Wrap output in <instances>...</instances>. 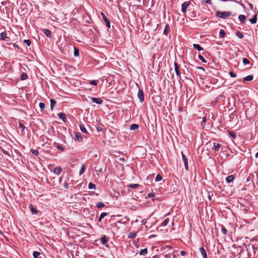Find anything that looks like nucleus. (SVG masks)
I'll return each instance as SVG.
<instances>
[{
  "label": "nucleus",
  "instance_id": "nucleus-4",
  "mask_svg": "<svg viewBox=\"0 0 258 258\" xmlns=\"http://www.w3.org/2000/svg\"><path fill=\"white\" fill-rule=\"evenodd\" d=\"M190 4V3L189 2H185L183 3L181 5V11L184 13H185Z\"/></svg>",
  "mask_w": 258,
  "mask_h": 258
},
{
  "label": "nucleus",
  "instance_id": "nucleus-48",
  "mask_svg": "<svg viewBox=\"0 0 258 258\" xmlns=\"http://www.w3.org/2000/svg\"><path fill=\"white\" fill-rule=\"evenodd\" d=\"M19 127L22 128V132L24 131V130L26 128V127L24 126V125L22 123H19Z\"/></svg>",
  "mask_w": 258,
  "mask_h": 258
},
{
  "label": "nucleus",
  "instance_id": "nucleus-19",
  "mask_svg": "<svg viewBox=\"0 0 258 258\" xmlns=\"http://www.w3.org/2000/svg\"><path fill=\"white\" fill-rule=\"evenodd\" d=\"M58 116L60 119H61L63 122H66V114L63 113L61 112L58 114Z\"/></svg>",
  "mask_w": 258,
  "mask_h": 258
},
{
  "label": "nucleus",
  "instance_id": "nucleus-53",
  "mask_svg": "<svg viewBox=\"0 0 258 258\" xmlns=\"http://www.w3.org/2000/svg\"><path fill=\"white\" fill-rule=\"evenodd\" d=\"M1 151L3 152V153L7 155L10 156L9 152L7 151L6 150L3 149L2 148H1Z\"/></svg>",
  "mask_w": 258,
  "mask_h": 258
},
{
  "label": "nucleus",
  "instance_id": "nucleus-38",
  "mask_svg": "<svg viewBox=\"0 0 258 258\" xmlns=\"http://www.w3.org/2000/svg\"><path fill=\"white\" fill-rule=\"evenodd\" d=\"M85 169H86L85 165L84 164H83L82 165L81 168L80 170L79 174L80 175L82 174L85 172Z\"/></svg>",
  "mask_w": 258,
  "mask_h": 258
},
{
  "label": "nucleus",
  "instance_id": "nucleus-24",
  "mask_svg": "<svg viewBox=\"0 0 258 258\" xmlns=\"http://www.w3.org/2000/svg\"><path fill=\"white\" fill-rule=\"evenodd\" d=\"M257 15L255 14L253 16V18L249 19V21L251 24H255L256 23L257 21V18H256Z\"/></svg>",
  "mask_w": 258,
  "mask_h": 258
},
{
  "label": "nucleus",
  "instance_id": "nucleus-5",
  "mask_svg": "<svg viewBox=\"0 0 258 258\" xmlns=\"http://www.w3.org/2000/svg\"><path fill=\"white\" fill-rule=\"evenodd\" d=\"M138 97L141 102H143L144 101V94L142 90L139 89L138 93Z\"/></svg>",
  "mask_w": 258,
  "mask_h": 258
},
{
  "label": "nucleus",
  "instance_id": "nucleus-8",
  "mask_svg": "<svg viewBox=\"0 0 258 258\" xmlns=\"http://www.w3.org/2000/svg\"><path fill=\"white\" fill-rule=\"evenodd\" d=\"M101 15L102 16V18H103L104 21L106 23V26L109 28L110 27V23L109 20L108 19V18L106 17V16L104 15V14L103 12H101Z\"/></svg>",
  "mask_w": 258,
  "mask_h": 258
},
{
  "label": "nucleus",
  "instance_id": "nucleus-35",
  "mask_svg": "<svg viewBox=\"0 0 258 258\" xmlns=\"http://www.w3.org/2000/svg\"><path fill=\"white\" fill-rule=\"evenodd\" d=\"M105 206L103 202H99L96 203V207L98 208H101Z\"/></svg>",
  "mask_w": 258,
  "mask_h": 258
},
{
  "label": "nucleus",
  "instance_id": "nucleus-11",
  "mask_svg": "<svg viewBox=\"0 0 258 258\" xmlns=\"http://www.w3.org/2000/svg\"><path fill=\"white\" fill-rule=\"evenodd\" d=\"M100 240L101 243L102 244L105 245L106 246H108V240L107 239L106 236L104 235V236L102 237L100 239Z\"/></svg>",
  "mask_w": 258,
  "mask_h": 258
},
{
  "label": "nucleus",
  "instance_id": "nucleus-50",
  "mask_svg": "<svg viewBox=\"0 0 258 258\" xmlns=\"http://www.w3.org/2000/svg\"><path fill=\"white\" fill-rule=\"evenodd\" d=\"M221 231H222V233L224 235H225L227 233V230L224 227H223L222 228Z\"/></svg>",
  "mask_w": 258,
  "mask_h": 258
},
{
  "label": "nucleus",
  "instance_id": "nucleus-41",
  "mask_svg": "<svg viewBox=\"0 0 258 258\" xmlns=\"http://www.w3.org/2000/svg\"><path fill=\"white\" fill-rule=\"evenodd\" d=\"M40 253L37 251H34L33 252V255L34 258H38V257L40 255Z\"/></svg>",
  "mask_w": 258,
  "mask_h": 258
},
{
  "label": "nucleus",
  "instance_id": "nucleus-2",
  "mask_svg": "<svg viewBox=\"0 0 258 258\" xmlns=\"http://www.w3.org/2000/svg\"><path fill=\"white\" fill-rule=\"evenodd\" d=\"M231 14V13L230 12H221L217 11L216 13V16L224 19L230 16Z\"/></svg>",
  "mask_w": 258,
  "mask_h": 258
},
{
  "label": "nucleus",
  "instance_id": "nucleus-21",
  "mask_svg": "<svg viewBox=\"0 0 258 258\" xmlns=\"http://www.w3.org/2000/svg\"><path fill=\"white\" fill-rule=\"evenodd\" d=\"M50 101V108H51V110H52L54 106L56 104V101L53 99H51Z\"/></svg>",
  "mask_w": 258,
  "mask_h": 258
},
{
  "label": "nucleus",
  "instance_id": "nucleus-10",
  "mask_svg": "<svg viewBox=\"0 0 258 258\" xmlns=\"http://www.w3.org/2000/svg\"><path fill=\"white\" fill-rule=\"evenodd\" d=\"M174 70H175L176 74L177 75V76L180 77V73L179 69V66L177 62L176 61L174 62Z\"/></svg>",
  "mask_w": 258,
  "mask_h": 258
},
{
  "label": "nucleus",
  "instance_id": "nucleus-7",
  "mask_svg": "<svg viewBox=\"0 0 258 258\" xmlns=\"http://www.w3.org/2000/svg\"><path fill=\"white\" fill-rule=\"evenodd\" d=\"M199 252L202 258H207V252L203 247H200Z\"/></svg>",
  "mask_w": 258,
  "mask_h": 258
},
{
  "label": "nucleus",
  "instance_id": "nucleus-52",
  "mask_svg": "<svg viewBox=\"0 0 258 258\" xmlns=\"http://www.w3.org/2000/svg\"><path fill=\"white\" fill-rule=\"evenodd\" d=\"M90 84L92 85L96 86L97 85V81L96 80H91Z\"/></svg>",
  "mask_w": 258,
  "mask_h": 258
},
{
  "label": "nucleus",
  "instance_id": "nucleus-17",
  "mask_svg": "<svg viewBox=\"0 0 258 258\" xmlns=\"http://www.w3.org/2000/svg\"><path fill=\"white\" fill-rule=\"evenodd\" d=\"M234 176L233 175H229L226 178V181L227 183H230L232 181H233V180H234Z\"/></svg>",
  "mask_w": 258,
  "mask_h": 258
},
{
  "label": "nucleus",
  "instance_id": "nucleus-36",
  "mask_svg": "<svg viewBox=\"0 0 258 258\" xmlns=\"http://www.w3.org/2000/svg\"><path fill=\"white\" fill-rule=\"evenodd\" d=\"M228 134L229 136L233 139H235L236 137V134L234 132L229 131Z\"/></svg>",
  "mask_w": 258,
  "mask_h": 258
},
{
  "label": "nucleus",
  "instance_id": "nucleus-23",
  "mask_svg": "<svg viewBox=\"0 0 258 258\" xmlns=\"http://www.w3.org/2000/svg\"><path fill=\"white\" fill-rule=\"evenodd\" d=\"M28 75L25 73H22L20 75V78L21 80H25L28 78Z\"/></svg>",
  "mask_w": 258,
  "mask_h": 258
},
{
  "label": "nucleus",
  "instance_id": "nucleus-26",
  "mask_svg": "<svg viewBox=\"0 0 258 258\" xmlns=\"http://www.w3.org/2000/svg\"><path fill=\"white\" fill-rule=\"evenodd\" d=\"M148 253V249L147 248L141 249L140 252V254L142 255H146Z\"/></svg>",
  "mask_w": 258,
  "mask_h": 258
},
{
  "label": "nucleus",
  "instance_id": "nucleus-6",
  "mask_svg": "<svg viewBox=\"0 0 258 258\" xmlns=\"http://www.w3.org/2000/svg\"><path fill=\"white\" fill-rule=\"evenodd\" d=\"M89 98L92 100L93 102H94L97 104H101L103 102V100L101 98L89 97Z\"/></svg>",
  "mask_w": 258,
  "mask_h": 258
},
{
  "label": "nucleus",
  "instance_id": "nucleus-20",
  "mask_svg": "<svg viewBox=\"0 0 258 258\" xmlns=\"http://www.w3.org/2000/svg\"><path fill=\"white\" fill-rule=\"evenodd\" d=\"M170 27L168 24H167L165 27L163 34L167 35L169 32Z\"/></svg>",
  "mask_w": 258,
  "mask_h": 258
},
{
  "label": "nucleus",
  "instance_id": "nucleus-46",
  "mask_svg": "<svg viewBox=\"0 0 258 258\" xmlns=\"http://www.w3.org/2000/svg\"><path fill=\"white\" fill-rule=\"evenodd\" d=\"M12 46L17 49V51H19L20 50V47L16 43H12Z\"/></svg>",
  "mask_w": 258,
  "mask_h": 258
},
{
  "label": "nucleus",
  "instance_id": "nucleus-29",
  "mask_svg": "<svg viewBox=\"0 0 258 258\" xmlns=\"http://www.w3.org/2000/svg\"><path fill=\"white\" fill-rule=\"evenodd\" d=\"M236 36L240 39L243 38L244 37L243 33L239 31L236 32Z\"/></svg>",
  "mask_w": 258,
  "mask_h": 258
},
{
  "label": "nucleus",
  "instance_id": "nucleus-40",
  "mask_svg": "<svg viewBox=\"0 0 258 258\" xmlns=\"http://www.w3.org/2000/svg\"><path fill=\"white\" fill-rule=\"evenodd\" d=\"M181 154H182V160L184 162V164H185V163H187L188 162L186 156L182 152H181Z\"/></svg>",
  "mask_w": 258,
  "mask_h": 258
},
{
  "label": "nucleus",
  "instance_id": "nucleus-33",
  "mask_svg": "<svg viewBox=\"0 0 258 258\" xmlns=\"http://www.w3.org/2000/svg\"><path fill=\"white\" fill-rule=\"evenodd\" d=\"M80 130L81 131L85 133V134H87L88 133V132L87 131V130L86 129L85 127L84 126V125H82V124H81L80 125Z\"/></svg>",
  "mask_w": 258,
  "mask_h": 258
},
{
  "label": "nucleus",
  "instance_id": "nucleus-31",
  "mask_svg": "<svg viewBox=\"0 0 258 258\" xmlns=\"http://www.w3.org/2000/svg\"><path fill=\"white\" fill-rule=\"evenodd\" d=\"M139 128V125L137 124L133 123L130 126V129L131 130H136Z\"/></svg>",
  "mask_w": 258,
  "mask_h": 258
},
{
  "label": "nucleus",
  "instance_id": "nucleus-54",
  "mask_svg": "<svg viewBox=\"0 0 258 258\" xmlns=\"http://www.w3.org/2000/svg\"><path fill=\"white\" fill-rule=\"evenodd\" d=\"M155 196V193L151 192V193H149L148 195V197H149V198H153V197H154Z\"/></svg>",
  "mask_w": 258,
  "mask_h": 258
},
{
  "label": "nucleus",
  "instance_id": "nucleus-47",
  "mask_svg": "<svg viewBox=\"0 0 258 258\" xmlns=\"http://www.w3.org/2000/svg\"><path fill=\"white\" fill-rule=\"evenodd\" d=\"M39 107L40 108V109H41V110L42 111L44 108H45V104L43 102H40L39 103Z\"/></svg>",
  "mask_w": 258,
  "mask_h": 258
},
{
  "label": "nucleus",
  "instance_id": "nucleus-37",
  "mask_svg": "<svg viewBox=\"0 0 258 258\" xmlns=\"http://www.w3.org/2000/svg\"><path fill=\"white\" fill-rule=\"evenodd\" d=\"M198 57L203 62L205 63L207 62L206 60L204 58L201 53H199Z\"/></svg>",
  "mask_w": 258,
  "mask_h": 258
},
{
  "label": "nucleus",
  "instance_id": "nucleus-13",
  "mask_svg": "<svg viewBox=\"0 0 258 258\" xmlns=\"http://www.w3.org/2000/svg\"><path fill=\"white\" fill-rule=\"evenodd\" d=\"M7 37V33L6 32L4 31L0 33V40H5Z\"/></svg>",
  "mask_w": 258,
  "mask_h": 258
},
{
  "label": "nucleus",
  "instance_id": "nucleus-1",
  "mask_svg": "<svg viewBox=\"0 0 258 258\" xmlns=\"http://www.w3.org/2000/svg\"><path fill=\"white\" fill-rule=\"evenodd\" d=\"M195 122L198 125L202 128L205 126L206 122V116L204 109L201 108L195 113Z\"/></svg>",
  "mask_w": 258,
  "mask_h": 258
},
{
  "label": "nucleus",
  "instance_id": "nucleus-3",
  "mask_svg": "<svg viewBox=\"0 0 258 258\" xmlns=\"http://www.w3.org/2000/svg\"><path fill=\"white\" fill-rule=\"evenodd\" d=\"M213 144V146L212 149L215 153L218 152L220 150V148L222 147L221 144L217 142H214Z\"/></svg>",
  "mask_w": 258,
  "mask_h": 258
},
{
  "label": "nucleus",
  "instance_id": "nucleus-43",
  "mask_svg": "<svg viewBox=\"0 0 258 258\" xmlns=\"http://www.w3.org/2000/svg\"><path fill=\"white\" fill-rule=\"evenodd\" d=\"M242 62H243V63L244 65H247V64H248L250 63L249 60L248 59L246 58H243Z\"/></svg>",
  "mask_w": 258,
  "mask_h": 258
},
{
  "label": "nucleus",
  "instance_id": "nucleus-44",
  "mask_svg": "<svg viewBox=\"0 0 258 258\" xmlns=\"http://www.w3.org/2000/svg\"><path fill=\"white\" fill-rule=\"evenodd\" d=\"M191 93H192V91H191V89L188 88V89H187V92H186V96H187V97L189 96L190 97H191V96H192Z\"/></svg>",
  "mask_w": 258,
  "mask_h": 258
},
{
  "label": "nucleus",
  "instance_id": "nucleus-16",
  "mask_svg": "<svg viewBox=\"0 0 258 258\" xmlns=\"http://www.w3.org/2000/svg\"><path fill=\"white\" fill-rule=\"evenodd\" d=\"M253 77L252 75H248L243 78V80L244 82H249L253 80Z\"/></svg>",
  "mask_w": 258,
  "mask_h": 258
},
{
  "label": "nucleus",
  "instance_id": "nucleus-27",
  "mask_svg": "<svg viewBox=\"0 0 258 258\" xmlns=\"http://www.w3.org/2000/svg\"><path fill=\"white\" fill-rule=\"evenodd\" d=\"M127 187H131V188H138L139 186H140V185L139 184H130L128 185H127Z\"/></svg>",
  "mask_w": 258,
  "mask_h": 258
},
{
  "label": "nucleus",
  "instance_id": "nucleus-34",
  "mask_svg": "<svg viewBox=\"0 0 258 258\" xmlns=\"http://www.w3.org/2000/svg\"><path fill=\"white\" fill-rule=\"evenodd\" d=\"M88 188L90 189H95L96 188V185L92 182L89 183Z\"/></svg>",
  "mask_w": 258,
  "mask_h": 258
},
{
  "label": "nucleus",
  "instance_id": "nucleus-14",
  "mask_svg": "<svg viewBox=\"0 0 258 258\" xmlns=\"http://www.w3.org/2000/svg\"><path fill=\"white\" fill-rule=\"evenodd\" d=\"M76 139L79 141V142H81L83 140V138L82 135L80 133H75Z\"/></svg>",
  "mask_w": 258,
  "mask_h": 258
},
{
  "label": "nucleus",
  "instance_id": "nucleus-63",
  "mask_svg": "<svg viewBox=\"0 0 258 258\" xmlns=\"http://www.w3.org/2000/svg\"><path fill=\"white\" fill-rule=\"evenodd\" d=\"M102 169H101H101H99V172H102Z\"/></svg>",
  "mask_w": 258,
  "mask_h": 258
},
{
  "label": "nucleus",
  "instance_id": "nucleus-15",
  "mask_svg": "<svg viewBox=\"0 0 258 258\" xmlns=\"http://www.w3.org/2000/svg\"><path fill=\"white\" fill-rule=\"evenodd\" d=\"M54 146L60 151L62 152L64 151V148L61 146L58 143L54 142L53 143Z\"/></svg>",
  "mask_w": 258,
  "mask_h": 258
},
{
  "label": "nucleus",
  "instance_id": "nucleus-30",
  "mask_svg": "<svg viewBox=\"0 0 258 258\" xmlns=\"http://www.w3.org/2000/svg\"><path fill=\"white\" fill-rule=\"evenodd\" d=\"M195 49H196L198 51L204 50V48L201 46L200 45L195 44Z\"/></svg>",
  "mask_w": 258,
  "mask_h": 258
},
{
  "label": "nucleus",
  "instance_id": "nucleus-28",
  "mask_svg": "<svg viewBox=\"0 0 258 258\" xmlns=\"http://www.w3.org/2000/svg\"><path fill=\"white\" fill-rule=\"evenodd\" d=\"M169 218H166L164 220V221L161 224V226L164 227L166 226L169 223Z\"/></svg>",
  "mask_w": 258,
  "mask_h": 258
},
{
  "label": "nucleus",
  "instance_id": "nucleus-12",
  "mask_svg": "<svg viewBox=\"0 0 258 258\" xmlns=\"http://www.w3.org/2000/svg\"><path fill=\"white\" fill-rule=\"evenodd\" d=\"M62 171V168L60 166H57L54 169V173L57 175H59Z\"/></svg>",
  "mask_w": 258,
  "mask_h": 258
},
{
  "label": "nucleus",
  "instance_id": "nucleus-51",
  "mask_svg": "<svg viewBox=\"0 0 258 258\" xmlns=\"http://www.w3.org/2000/svg\"><path fill=\"white\" fill-rule=\"evenodd\" d=\"M24 41L25 43L27 44L28 46H30L31 42L30 39H25Z\"/></svg>",
  "mask_w": 258,
  "mask_h": 258
},
{
  "label": "nucleus",
  "instance_id": "nucleus-61",
  "mask_svg": "<svg viewBox=\"0 0 258 258\" xmlns=\"http://www.w3.org/2000/svg\"><path fill=\"white\" fill-rule=\"evenodd\" d=\"M197 69L204 70L202 67H197Z\"/></svg>",
  "mask_w": 258,
  "mask_h": 258
},
{
  "label": "nucleus",
  "instance_id": "nucleus-59",
  "mask_svg": "<svg viewBox=\"0 0 258 258\" xmlns=\"http://www.w3.org/2000/svg\"><path fill=\"white\" fill-rule=\"evenodd\" d=\"M250 9L252 11L253 10V5L251 3H248Z\"/></svg>",
  "mask_w": 258,
  "mask_h": 258
},
{
  "label": "nucleus",
  "instance_id": "nucleus-58",
  "mask_svg": "<svg viewBox=\"0 0 258 258\" xmlns=\"http://www.w3.org/2000/svg\"><path fill=\"white\" fill-rule=\"evenodd\" d=\"M184 164L185 168L187 171L188 170V162L185 163Z\"/></svg>",
  "mask_w": 258,
  "mask_h": 258
},
{
  "label": "nucleus",
  "instance_id": "nucleus-9",
  "mask_svg": "<svg viewBox=\"0 0 258 258\" xmlns=\"http://www.w3.org/2000/svg\"><path fill=\"white\" fill-rule=\"evenodd\" d=\"M29 209L33 215H37L39 213V211L37 210L32 204H30L29 206Z\"/></svg>",
  "mask_w": 258,
  "mask_h": 258
},
{
  "label": "nucleus",
  "instance_id": "nucleus-39",
  "mask_svg": "<svg viewBox=\"0 0 258 258\" xmlns=\"http://www.w3.org/2000/svg\"><path fill=\"white\" fill-rule=\"evenodd\" d=\"M75 56H78L79 55V50L76 47H74V53Z\"/></svg>",
  "mask_w": 258,
  "mask_h": 258
},
{
  "label": "nucleus",
  "instance_id": "nucleus-45",
  "mask_svg": "<svg viewBox=\"0 0 258 258\" xmlns=\"http://www.w3.org/2000/svg\"><path fill=\"white\" fill-rule=\"evenodd\" d=\"M31 152L35 156H38L39 155V152L37 150L35 149H31Z\"/></svg>",
  "mask_w": 258,
  "mask_h": 258
},
{
  "label": "nucleus",
  "instance_id": "nucleus-32",
  "mask_svg": "<svg viewBox=\"0 0 258 258\" xmlns=\"http://www.w3.org/2000/svg\"><path fill=\"white\" fill-rule=\"evenodd\" d=\"M245 16L243 15H240L238 16V19L241 23H243L245 20Z\"/></svg>",
  "mask_w": 258,
  "mask_h": 258
},
{
  "label": "nucleus",
  "instance_id": "nucleus-55",
  "mask_svg": "<svg viewBox=\"0 0 258 258\" xmlns=\"http://www.w3.org/2000/svg\"><path fill=\"white\" fill-rule=\"evenodd\" d=\"M63 185L64 186V187L66 189H68L69 188V185H68V183L67 182V181H66L63 184Z\"/></svg>",
  "mask_w": 258,
  "mask_h": 258
},
{
  "label": "nucleus",
  "instance_id": "nucleus-56",
  "mask_svg": "<svg viewBox=\"0 0 258 258\" xmlns=\"http://www.w3.org/2000/svg\"><path fill=\"white\" fill-rule=\"evenodd\" d=\"M136 236V233H131L130 234V236H129L130 238H135Z\"/></svg>",
  "mask_w": 258,
  "mask_h": 258
},
{
  "label": "nucleus",
  "instance_id": "nucleus-60",
  "mask_svg": "<svg viewBox=\"0 0 258 258\" xmlns=\"http://www.w3.org/2000/svg\"><path fill=\"white\" fill-rule=\"evenodd\" d=\"M180 253H181V254L182 255H185V251H181L180 252Z\"/></svg>",
  "mask_w": 258,
  "mask_h": 258
},
{
  "label": "nucleus",
  "instance_id": "nucleus-18",
  "mask_svg": "<svg viewBox=\"0 0 258 258\" xmlns=\"http://www.w3.org/2000/svg\"><path fill=\"white\" fill-rule=\"evenodd\" d=\"M43 32L47 37H51V32L49 30L47 29H44L43 30Z\"/></svg>",
  "mask_w": 258,
  "mask_h": 258
},
{
  "label": "nucleus",
  "instance_id": "nucleus-62",
  "mask_svg": "<svg viewBox=\"0 0 258 258\" xmlns=\"http://www.w3.org/2000/svg\"><path fill=\"white\" fill-rule=\"evenodd\" d=\"M255 157H256V158H257V157H258V152H257V153L255 154Z\"/></svg>",
  "mask_w": 258,
  "mask_h": 258
},
{
  "label": "nucleus",
  "instance_id": "nucleus-64",
  "mask_svg": "<svg viewBox=\"0 0 258 258\" xmlns=\"http://www.w3.org/2000/svg\"><path fill=\"white\" fill-rule=\"evenodd\" d=\"M120 160H121V161H124V159L123 158H120Z\"/></svg>",
  "mask_w": 258,
  "mask_h": 258
},
{
  "label": "nucleus",
  "instance_id": "nucleus-57",
  "mask_svg": "<svg viewBox=\"0 0 258 258\" xmlns=\"http://www.w3.org/2000/svg\"><path fill=\"white\" fill-rule=\"evenodd\" d=\"M204 2L206 4H208L210 5L212 4L211 0H204Z\"/></svg>",
  "mask_w": 258,
  "mask_h": 258
},
{
  "label": "nucleus",
  "instance_id": "nucleus-42",
  "mask_svg": "<svg viewBox=\"0 0 258 258\" xmlns=\"http://www.w3.org/2000/svg\"><path fill=\"white\" fill-rule=\"evenodd\" d=\"M162 177L161 176V175L160 174H157L156 178H155V181L156 182H158V181H160L162 180Z\"/></svg>",
  "mask_w": 258,
  "mask_h": 258
},
{
  "label": "nucleus",
  "instance_id": "nucleus-22",
  "mask_svg": "<svg viewBox=\"0 0 258 258\" xmlns=\"http://www.w3.org/2000/svg\"><path fill=\"white\" fill-rule=\"evenodd\" d=\"M108 215V213H106V212H103L100 215V217L99 218V219H98V221L99 222H101L102 219L103 218H104V217H105L106 216H107Z\"/></svg>",
  "mask_w": 258,
  "mask_h": 258
},
{
  "label": "nucleus",
  "instance_id": "nucleus-25",
  "mask_svg": "<svg viewBox=\"0 0 258 258\" xmlns=\"http://www.w3.org/2000/svg\"><path fill=\"white\" fill-rule=\"evenodd\" d=\"M226 36V33L225 31L223 29H221L219 32V37L220 38H224Z\"/></svg>",
  "mask_w": 258,
  "mask_h": 258
},
{
  "label": "nucleus",
  "instance_id": "nucleus-49",
  "mask_svg": "<svg viewBox=\"0 0 258 258\" xmlns=\"http://www.w3.org/2000/svg\"><path fill=\"white\" fill-rule=\"evenodd\" d=\"M229 75L230 76V77L232 78H235L237 76V75L235 73H234L231 71L229 72Z\"/></svg>",
  "mask_w": 258,
  "mask_h": 258
}]
</instances>
